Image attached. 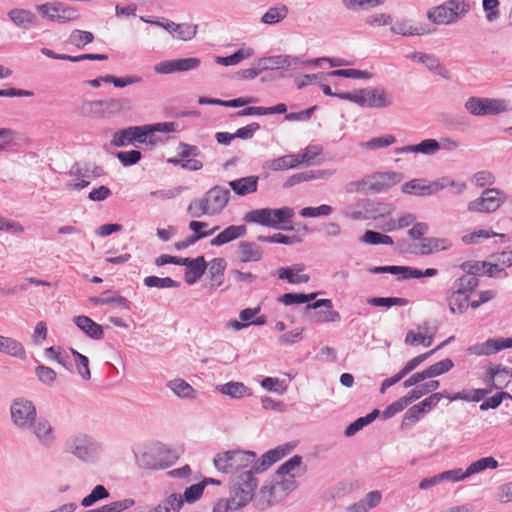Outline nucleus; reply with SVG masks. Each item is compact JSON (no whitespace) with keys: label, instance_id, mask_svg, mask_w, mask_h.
<instances>
[{"label":"nucleus","instance_id":"1","mask_svg":"<svg viewBox=\"0 0 512 512\" xmlns=\"http://www.w3.org/2000/svg\"><path fill=\"white\" fill-rule=\"evenodd\" d=\"M257 487V479L251 472L240 473L232 480L233 496L218 500L213 506V512H233L249 503Z\"/></svg>","mask_w":512,"mask_h":512},{"label":"nucleus","instance_id":"2","mask_svg":"<svg viewBox=\"0 0 512 512\" xmlns=\"http://www.w3.org/2000/svg\"><path fill=\"white\" fill-rule=\"evenodd\" d=\"M230 196L228 188L216 185L209 189L203 197L192 200L187 207V213L192 218L218 215L227 206Z\"/></svg>","mask_w":512,"mask_h":512},{"label":"nucleus","instance_id":"3","mask_svg":"<svg viewBox=\"0 0 512 512\" xmlns=\"http://www.w3.org/2000/svg\"><path fill=\"white\" fill-rule=\"evenodd\" d=\"M471 5L466 0H447L428 9L427 19L435 25L455 23L470 11Z\"/></svg>","mask_w":512,"mask_h":512},{"label":"nucleus","instance_id":"4","mask_svg":"<svg viewBox=\"0 0 512 512\" xmlns=\"http://www.w3.org/2000/svg\"><path fill=\"white\" fill-rule=\"evenodd\" d=\"M256 453L244 450H229L218 453L213 462L216 469L225 474L234 473L254 462Z\"/></svg>","mask_w":512,"mask_h":512},{"label":"nucleus","instance_id":"5","mask_svg":"<svg viewBox=\"0 0 512 512\" xmlns=\"http://www.w3.org/2000/svg\"><path fill=\"white\" fill-rule=\"evenodd\" d=\"M464 108L475 117L495 116L510 110L509 102L504 99L478 96L469 97Z\"/></svg>","mask_w":512,"mask_h":512},{"label":"nucleus","instance_id":"6","mask_svg":"<svg viewBox=\"0 0 512 512\" xmlns=\"http://www.w3.org/2000/svg\"><path fill=\"white\" fill-rule=\"evenodd\" d=\"M448 186H457L459 193L466 188L464 183L457 185L454 180H451L448 177H442L430 182L425 179L410 180L402 185L401 191L405 194L425 196L435 194Z\"/></svg>","mask_w":512,"mask_h":512},{"label":"nucleus","instance_id":"7","mask_svg":"<svg viewBox=\"0 0 512 512\" xmlns=\"http://www.w3.org/2000/svg\"><path fill=\"white\" fill-rule=\"evenodd\" d=\"M11 421L21 430H31L36 423L37 410L32 401L24 398H15L10 405Z\"/></svg>","mask_w":512,"mask_h":512},{"label":"nucleus","instance_id":"8","mask_svg":"<svg viewBox=\"0 0 512 512\" xmlns=\"http://www.w3.org/2000/svg\"><path fill=\"white\" fill-rule=\"evenodd\" d=\"M65 450L82 461H90L96 457L99 445L92 437L78 433L68 438Z\"/></svg>","mask_w":512,"mask_h":512},{"label":"nucleus","instance_id":"9","mask_svg":"<svg viewBox=\"0 0 512 512\" xmlns=\"http://www.w3.org/2000/svg\"><path fill=\"white\" fill-rule=\"evenodd\" d=\"M506 195L498 188H488L482 195L468 203V211L479 213H492L498 210L505 202Z\"/></svg>","mask_w":512,"mask_h":512},{"label":"nucleus","instance_id":"10","mask_svg":"<svg viewBox=\"0 0 512 512\" xmlns=\"http://www.w3.org/2000/svg\"><path fill=\"white\" fill-rule=\"evenodd\" d=\"M39 13L43 18L53 22H68L78 19L79 14L77 10L67 7L62 3L58 4H43L37 7Z\"/></svg>","mask_w":512,"mask_h":512},{"label":"nucleus","instance_id":"11","mask_svg":"<svg viewBox=\"0 0 512 512\" xmlns=\"http://www.w3.org/2000/svg\"><path fill=\"white\" fill-rule=\"evenodd\" d=\"M362 108H388L393 104V98L383 88L360 89Z\"/></svg>","mask_w":512,"mask_h":512},{"label":"nucleus","instance_id":"12","mask_svg":"<svg viewBox=\"0 0 512 512\" xmlns=\"http://www.w3.org/2000/svg\"><path fill=\"white\" fill-rule=\"evenodd\" d=\"M145 126H131L115 132L111 144L116 147H124L130 143H147Z\"/></svg>","mask_w":512,"mask_h":512},{"label":"nucleus","instance_id":"13","mask_svg":"<svg viewBox=\"0 0 512 512\" xmlns=\"http://www.w3.org/2000/svg\"><path fill=\"white\" fill-rule=\"evenodd\" d=\"M320 307H326L327 310L319 311L314 313L312 319L315 322H338L341 319V316L338 311L333 310V303L330 299H318L312 303H308L305 307V314L310 310H315Z\"/></svg>","mask_w":512,"mask_h":512},{"label":"nucleus","instance_id":"14","mask_svg":"<svg viewBox=\"0 0 512 512\" xmlns=\"http://www.w3.org/2000/svg\"><path fill=\"white\" fill-rule=\"evenodd\" d=\"M180 265L187 267L184 279L189 285H193L197 280H199L207 269V263L204 256H199L194 259L182 258Z\"/></svg>","mask_w":512,"mask_h":512},{"label":"nucleus","instance_id":"15","mask_svg":"<svg viewBox=\"0 0 512 512\" xmlns=\"http://www.w3.org/2000/svg\"><path fill=\"white\" fill-rule=\"evenodd\" d=\"M407 57L424 64L430 71L435 72L439 76L445 79L449 78L448 70L441 65L439 60L434 55L422 52H413L408 54Z\"/></svg>","mask_w":512,"mask_h":512},{"label":"nucleus","instance_id":"16","mask_svg":"<svg viewBox=\"0 0 512 512\" xmlns=\"http://www.w3.org/2000/svg\"><path fill=\"white\" fill-rule=\"evenodd\" d=\"M259 177L255 175L242 177L228 182L230 189L237 196H246L258 189Z\"/></svg>","mask_w":512,"mask_h":512},{"label":"nucleus","instance_id":"17","mask_svg":"<svg viewBox=\"0 0 512 512\" xmlns=\"http://www.w3.org/2000/svg\"><path fill=\"white\" fill-rule=\"evenodd\" d=\"M469 296L463 293L462 290H457L453 286L447 293L446 301L451 313L463 314L469 307Z\"/></svg>","mask_w":512,"mask_h":512},{"label":"nucleus","instance_id":"18","mask_svg":"<svg viewBox=\"0 0 512 512\" xmlns=\"http://www.w3.org/2000/svg\"><path fill=\"white\" fill-rule=\"evenodd\" d=\"M300 62V58L290 55H276L266 58H261L257 66H261L262 71L269 69H278L282 67H289L296 65Z\"/></svg>","mask_w":512,"mask_h":512},{"label":"nucleus","instance_id":"19","mask_svg":"<svg viewBox=\"0 0 512 512\" xmlns=\"http://www.w3.org/2000/svg\"><path fill=\"white\" fill-rule=\"evenodd\" d=\"M73 322L81 331L94 340H100L104 336L103 327L87 316H75Z\"/></svg>","mask_w":512,"mask_h":512},{"label":"nucleus","instance_id":"20","mask_svg":"<svg viewBox=\"0 0 512 512\" xmlns=\"http://www.w3.org/2000/svg\"><path fill=\"white\" fill-rule=\"evenodd\" d=\"M237 253L242 263L257 262L263 257L262 248L258 244L249 241H241Z\"/></svg>","mask_w":512,"mask_h":512},{"label":"nucleus","instance_id":"21","mask_svg":"<svg viewBox=\"0 0 512 512\" xmlns=\"http://www.w3.org/2000/svg\"><path fill=\"white\" fill-rule=\"evenodd\" d=\"M247 232L245 225H230L211 240L212 246H221L243 237Z\"/></svg>","mask_w":512,"mask_h":512},{"label":"nucleus","instance_id":"22","mask_svg":"<svg viewBox=\"0 0 512 512\" xmlns=\"http://www.w3.org/2000/svg\"><path fill=\"white\" fill-rule=\"evenodd\" d=\"M294 216V210L290 207H282L278 209L270 208V217H272L273 225L272 228L281 229L284 231L294 230L293 226H283L284 224L290 223Z\"/></svg>","mask_w":512,"mask_h":512},{"label":"nucleus","instance_id":"23","mask_svg":"<svg viewBox=\"0 0 512 512\" xmlns=\"http://www.w3.org/2000/svg\"><path fill=\"white\" fill-rule=\"evenodd\" d=\"M507 348H512V338H491L479 347H475V353L478 355H491Z\"/></svg>","mask_w":512,"mask_h":512},{"label":"nucleus","instance_id":"24","mask_svg":"<svg viewBox=\"0 0 512 512\" xmlns=\"http://www.w3.org/2000/svg\"><path fill=\"white\" fill-rule=\"evenodd\" d=\"M69 174L79 178L90 179L103 176L105 171L101 166L93 163H85L81 166L80 163L76 162L71 166Z\"/></svg>","mask_w":512,"mask_h":512},{"label":"nucleus","instance_id":"25","mask_svg":"<svg viewBox=\"0 0 512 512\" xmlns=\"http://www.w3.org/2000/svg\"><path fill=\"white\" fill-rule=\"evenodd\" d=\"M451 245V242L446 238H422L418 253L420 255H429L441 250H447L451 247Z\"/></svg>","mask_w":512,"mask_h":512},{"label":"nucleus","instance_id":"26","mask_svg":"<svg viewBox=\"0 0 512 512\" xmlns=\"http://www.w3.org/2000/svg\"><path fill=\"white\" fill-rule=\"evenodd\" d=\"M216 390L221 394L228 396L232 399H240L246 395H251V389L244 385L242 382L230 381L225 384L216 386Z\"/></svg>","mask_w":512,"mask_h":512},{"label":"nucleus","instance_id":"27","mask_svg":"<svg viewBox=\"0 0 512 512\" xmlns=\"http://www.w3.org/2000/svg\"><path fill=\"white\" fill-rule=\"evenodd\" d=\"M141 20L145 21L147 23L153 24L156 28L165 29L168 32H176L178 30H186L188 32H190V31L197 32V29L199 28L198 24H194V23H179V24H177V23L170 21L168 19H165V18H161L157 21H153V20H148V19H144L143 17H141Z\"/></svg>","mask_w":512,"mask_h":512},{"label":"nucleus","instance_id":"28","mask_svg":"<svg viewBox=\"0 0 512 512\" xmlns=\"http://www.w3.org/2000/svg\"><path fill=\"white\" fill-rule=\"evenodd\" d=\"M0 352L19 359L26 358L24 346L14 338L0 335Z\"/></svg>","mask_w":512,"mask_h":512},{"label":"nucleus","instance_id":"29","mask_svg":"<svg viewBox=\"0 0 512 512\" xmlns=\"http://www.w3.org/2000/svg\"><path fill=\"white\" fill-rule=\"evenodd\" d=\"M300 164L299 156L294 154L284 155L276 159L266 161L263 168L271 171H280L294 168Z\"/></svg>","mask_w":512,"mask_h":512},{"label":"nucleus","instance_id":"30","mask_svg":"<svg viewBox=\"0 0 512 512\" xmlns=\"http://www.w3.org/2000/svg\"><path fill=\"white\" fill-rule=\"evenodd\" d=\"M103 116L115 115L131 109V102L128 98H110L102 100Z\"/></svg>","mask_w":512,"mask_h":512},{"label":"nucleus","instance_id":"31","mask_svg":"<svg viewBox=\"0 0 512 512\" xmlns=\"http://www.w3.org/2000/svg\"><path fill=\"white\" fill-rule=\"evenodd\" d=\"M378 180L369 184V190L379 193L387 190L390 186L401 180V174L397 172H386L378 175Z\"/></svg>","mask_w":512,"mask_h":512},{"label":"nucleus","instance_id":"32","mask_svg":"<svg viewBox=\"0 0 512 512\" xmlns=\"http://www.w3.org/2000/svg\"><path fill=\"white\" fill-rule=\"evenodd\" d=\"M32 428L35 437L43 445H50L54 441V430L48 420H36Z\"/></svg>","mask_w":512,"mask_h":512},{"label":"nucleus","instance_id":"33","mask_svg":"<svg viewBox=\"0 0 512 512\" xmlns=\"http://www.w3.org/2000/svg\"><path fill=\"white\" fill-rule=\"evenodd\" d=\"M243 220L247 223H256L266 227L274 224L272 223V217H270V208L250 210L245 213Z\"/></svg>","mask_w":512,"mask_h":512},{"label":"nucleus","instance_id":"34","mask_svg":"<svg viewBox=\"0 0 512 512\" xmlns=\"http://www.w3.org/2000/svg\"><path fill=\"white\" fill-rule=\"evenodd\" d=\"M454 337L451 336L449 337L448 339H446L445 341H443L442 343H440L437 347H435L434 349L424 353V354H421V355H418L416 357H414L413 359H411L410 361H408L404 367L400 370L401 374L405 377L406 375H408L410 372H412L418 365H420L423 361H425L428 357H430L432 354H434L436 351L442 349L447 343H449L451 340H453Z\"/></svg>","mask_w":512,"mask_h":512},{"label":"nucleus","instance_id":"35","mask_svg":"<svg viewBox=\"0 0 512 512\" xmlns=\"http://www.w3.org/2000/svg\"><path fill=\"white\" fill-rule=\"evenodd\" d=\"M226 261L223 258H214L210 261L209 276L212 287L220 286L224 281Z\"/></svg>","mask_w":512,"mask_h":512},{"label":"nucleus","instance_id":"36","mask_svg":"<svg viewBox=\"0 0 512 512\" xmlns=\"http://www.w3.org/2000/svg\"><path fill=\"white\" fill-rule=\"evenodd\" d=\"M183 506L181 495L172 493L149 512H179Z\"/></svg>","mask_w":512,"mask_h":512},{"label":"nucleus","instance_id":"37","mask_svg":"<svg viewBox=\"0 0 512 512\" xmlns=\"http://www.w3.org/2000/svg\"><path fill=\"white\" fill-rule=\"evenodd\" d=\"M276 450H269L266 452L260 460L255 461L254 465L251 467L250 470H247L246 472H251L252 477H254V474L261 473L266 471L268 468H270L275 462H277L278 455H276Z\"/></svg>","mask_w":512,"mask_h":512},{"label":"nucleus","instance_id":"38","mask_svg":"<svg viewBox=\"0 0 512 512\" xmlns=\"http://www.w3.org/2000/svg\"><path fill=\"white\" fill-rule=\"evenodd\" d=\"M77 113L83 117H103L102 100L85 101L77 109Z\"/></svg>","mask_w":512,"mask_h":512},{"label":"nucleus","instance_id":"39","mask_svg":"<svg viewBox=\"0 0 512 512\" xmlns=\"http://www.w3.org/2000/svg\"><path fill=\"white\" fill-rule=\"evenodd\" d=\"M498 467V461L492 457H483L472 462L466 469V475H474L480 473L486 469H496Z\"/></svg>","mask_w":512,"mask_h":512},{"label":"nucleus","instance_id":"40","mask_svg":"<svg viewBox=\"0 0 512 512\" xmlns=\"http://www.w3.org/2000/svg\"><path fill=\"white\" fill-rule=\"evenodd\" d=\"M169 387L177 396L181 398H194L196 391L183 379H174L168 382Z\"/></svg>","mask_w":512,"mask_h":512},{"label":"nucleus","instance_id":"41","mask_svg":"<svg viewBox=\"0 0 512 512\" xmlns=\"http://www.w3.org/2000/svg\"><path fill=\"white\" fill-rule=\"evenodd\" d=\"M144 126L146 128L148 138L147 144L152 146L156 144V140L154 139L155 132L171 133L176 130V124L173 122H162Z\"/></svg>","mask_w":512,"mask_h":512},{"label":"nucleus","instance_id":"42","mask_svg":"<svg viewBox=\"0 0 512 512\" xmlns=\"http://www.w3.org/2000/svg\"><path fill=\"white\" fill-rule=\"evenodd\" d=\"M317 292H312L309 294L305 293H285L279 297V302L284 305H294V304H304L310 303V301L314 300L317 296Z\"/></svg>","mask_w":512,"mask_h":512},{"label":"nucleus","instance_id":"43","mask_svg":"<svg viewBox=\"0 0 512 512\" xmlns=\"http://www.w3.org/2000/svg\"><path fill=\"white\" fill-rule=\"evenodd\" d=\"M9 17L16 25L28 29L35 20V15L28 10L14 9L9 12Z\"/></svg>","mask_w":512,"mask_h":512},{"label":"nucleus","instance_id":"44","mask_svg":"<svg viewBox=\"0 0 512 512\" xmlns=\"http://www.w3.org/2000/svg\"><path fill=\"white\" fill-rule=\"evenodd\" d=\"M324 173H325L324 171H320V170H318L316 172L309 170V171H303V172L293 174L286 180L283 187L289 188V187H293V186H295L301 182H304V181H309V180H312L315 178H321V177H323Z\"/></svg>","mask_w":512,"mask_h":512},{"label":"nucleus","instance_id":"45","mask_svg":"<svg viewBox=\"0 0 512 512\" xmlns=\"http://www.w3.org/2000/svg\"><path fill=\"white\" fill-rule=\"evenodd\" d=\"M408 299L398 297H371L367 299V304L375 307L391 308L392 306H406Z\"/></svg>","mask_w":512,"mask_h":512},{"label":"nucleus","instance_id":"46","mask_svg":"<svg viewBox=\"0 0 512 512\" xmlns=\"http://www.w3.org/2000/svg\"><path fill=\"white\" fill-rule=\"evenodd\" d=\"M143 283L150 288H178L180 283L170 277L160 278L157 276H147L144 278Z\"/></svg>","mask_w":512,"mask_h":512},{"label":"nucleus","instance_id":"47","mask_svg":"<svg viewBox=\"0 0 512 512\" xmlns=\"http://www.w3.org/2000/svg\"><path fill=\"white\" fill-rule=\"evenodd\" d=\"M478 285V278L463 275L455 280L452 286L457 290H462L464 294L470 297V294L478 287Z\"/></svg>","mask_w":512,"mask_h":512},{"label":"nucleus","instance_id":"48","mask_svg":"<svg viewBox=\"0 0 512 512\" xmlns=\"http://www.w3.org/2000/svg\"><path fill=\"white\" fill-rule=\"evenodd\" d=\"M109 495V491L103 485H97L92 489L89 495L81 500V505L83 507H90L96 502L108 498Z\"/></svg>","mask_w":512,"mask_h":512},{"label":"nucleus","instance_id":"49","mask_svg":"<svg viewBox=\"0 0 512 512\" xmlns=\"http://www.w3.org/2000/svg\"><path fill=\"white\" fill-rule=\"evenodd\" d=\"M47 357L53 358L65 369L72 372V364L69 359L67 352L63 351L60 347L51 346L45 349Z\"/></svg>","mask_w":512,"mask_h":512},{"label":"nucleus","instance_id":"50","mask_svg":"<svg viewBox=\"0 0 512 512\" xmlns=\"http://www.w3.org/2000/svg\"><path fill=\"white\" fill-rule=\"evenodd\" d=\"M288 14L286 6L271 7L261 18L263 23L273 24L283 20Z\"/></svg>","mask_w":512,"mask_h":512},{"label":"nucleus","instance_id":"51","mask_svg":"<svg viewBox=\"0 0 512 512\" xmlns=\"http://www.w3.org/2000/svg\"><path fill=\"white\" fill-rule=\"evenodd\" d=\"M379 205L369 199L362 200L359 204L365 210V214L363 215L362 211L353 212L351 217L355 220L357 219H368V218H376L378 209L376 206Z\"/></svg>","mask_w":512,"mask_h":512},{"label":"nucleus","instance_id":"52","mask_svg":"<svg viewBox=\"0 0 512 512\" xmlns=\"http://www.w3.org/2000/svg\"><path fill=\"white\" fill-rule=\"evenodd\" d=\"M257 240L260 242L279 243V244H285V245H291V244L301 242V239L298 236H287V235H284L281 233H276L271 236L259 235L257 237Z\"/></svg>","mask_w":512,"mask_h":512},{"label":"nucleus","instance_id":"53","mask_svg":"<svg viewBox=\"0 0 512 512\" xmlns=\"http://www.w3.org/2000/svg\"><path fill=\"white\" fill-rule=\"evenodd\" d=\"M453 366V361L449 358H446L426 368L425 373L427 378H433L448 372L453 368Z\"/></svg>","mask_w":512,"mask_h":512},{"label":"nucleus","instance_id":"54","mask_svg":"<svg viewBox=\"0 0 512 512\" xmlns=\"http://www.w3.org/2000/svg\"><path fill=\"white\" fill-rule=\"evenodd\" d=\"M277 276L281 280H287L291 284L307 283L310 280L308 274H297L287 268H279L277 270Z\"/></svg>","mask_w":512,"mask_h":512},{"label":"nucleus","instance_id":"55","mask_svg":"<svg viewBox=\"0 0 512 512\" xmlns=\"http://www.w3.org/2000/svg\"><path fill=\"white\" fill-rule=\"evenodd\" d=\"M65 39L62 43L67 45H74L77 48H83L86 44L91 43L94 40V34H64Z\"/></svg>","mask_w":512,"mask_h":512},{"label":"nucleus","instance_id":"56","mask_svg":"<svg viewBox=\"0 0 512 512\" xmlns=\"http://www.w3.org/2000/svg\"><path fill=\"white\" fill-rule=\"evenodd\" d=\"M104 83H112L117 88H124L128 85L139 83L141 78L138 76L130 75L126 77H116L114 75H105L102 78Z\"/></svg>","mask_w":512,"mask_h":512},{"label":"nucleus","instance_id":"57","mask_svg":"<svg viewBox=\"0 0 512 512\" xmlns=\"http://www.w3.org/2000/svg\"><path fill=\"white\" fill-rule=\"evenodd\" d=\"M135 505V501L131 498H126L118 501L111 502L103 505L98 509V512H122Z\"/></svg>","mask_w":512,"mask_h":512},{"label":"nucleus","instance_id":"58","mask_svg":"<svg viewBox=\"0 0 512 512\" xmlns=\"http://www.w3.org/2000/svg\"><path fill=\"white\" fill-rule=\"evenodd\" d=\"M486 261H465L460 265V268L467 273L470 277H476L482 275L484 273V269L486 268Z\"/></svg>","mask_w":512,"mask_h":512},{"label":"nucleus","instance_id":"59","mask_svg":"<svg viewBox=\"0 0 512 512\" xmlns=\"http://www.w3.org/2000/svg\"><path fill=\"white\" fill-rule=\"evenodd\" d=\"M35 374L40 382L48 386H52L57 377L56 372L52 368L44 365H38L35 368Z\"/></svg>","mask_w":512,"mask_h":512},{"label":"nucleus","instance_id":"60","mask_svg":"<svg viewBox=\"0 0 512 512\" xmlns=\"http://www.w3.org/2000/svg\"><path fill=\"white\" fill-rule=\"evenodd\" d=\"M382 498L380 491H371L366 494L364 499L358 502V506L361 507V512H367L369 509L379 505Z\"/></svg>","mask_w":512,"mask_h":512},{"label":"nucleus","instance_id":"61","mask_svg":"<svg viewBox=\"0 0 512 512\" xmlns=\"http://www.w3.org/2000/svg\"><path fill=\"white\" fill-rule=\"evenodd\" d=\"M333 212V207L330 205L322 204L318 207H304L300 210L299 214L302 217H319L328 216Z\"/></svg>","mask_w":512,"mask_h":512},{"label":"nucleus","instance_id":"62","mask_svg":"<svg viewBox=\"0 0 512 512\" xmlns=\"http://www.w3.org/2000/svg\"><path fill=\"white\" fill-rule=\"evenodd\" d=\"M249 55H250V51L245 52L243 49H239L229 56L215 57V62L217 64H221L224 66H231V65L238 64L240 61H242L244 58H246Z\"/></svg>","mask_w":512,"mask_h":512},{"label":"nucleus","instance_id":"63","mask_svg":"<svg viewBox=\"0 0 512 512\" xmlns=\"http://www.w3.org/2000/svg\"><path fill=\"white\" fill-rule=\"evenodd\" d=\"M203 491V485L200 484V482L193 484L184 490L183 495H181V499H183V503H195L197 500L201 498Z\"/></svg>","mask_w":512,"mask_h":512},{"label":"nucleus","instance_id":"64","mask_svg":"<svg viewBox=\"0 0 512 512\" xmlns=\"http://www.w3.org/2000/svg\"><path fill=\"white\" fill-rule=\"evenodd\" d=\"M116 157L123 166H131L141 160L142 154L138 150L120 151L116 154Z\"/></svg>","mask_w":512,"mask_h":512}]
</instances>
